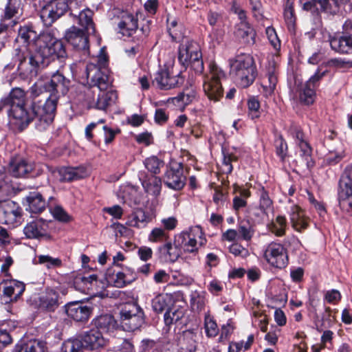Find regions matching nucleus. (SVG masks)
<instances>
[{"label":"nucleus","instance_id":"39448f33","mask_svg":"<svg viewBox=\"0 0 352 352\" xmlns=\"http://www.w3.org/2000/svg\"><path fill=\"white\" fill-rule=\"evenodd\" d=\"M8 116L16 121V124L28 125L31 118L25 108V93L19 87L13 88L9 95L3 98Z\"/></svg>","mask_w":352,"mask_h":352},{"label":"nucleus","instance_id":"0e129e2a","mask_svg":"<svg viewBox=\"0 0 352 352\" xmlns=\"http://www.w3.org/2000/svg\"><path fill=\"white\" fill-rule=\"evenodd\" d=\"M183 316V313L180 311L168 310L164 314V321L167 325H170L173 322H177Z\"/></svg>","mask_w":352,"mask_h":352},{"label":"nucleus","instance_id":"aec40b11","mask_svg":"<svg viewBox=\"0 0 352 352\" xmlns=\"http://www.w3.org/2000/svg\"><path fill=\"white\" fill-rule=\"evenodd\" d=\"M139 179L146 193L154 197L160 195L162 189V180L160 177L154 175H149L146 173H140Z\"/></svg>","mask_w":352,"mask_h":352},{"label":"nucleus","instance_id":"a211bd4d","mask_svg":"<svg viewBox=\"0 0 352 352\" xmlns=\"http://www.w3.org/2000/svg\"><path fill=\"white\" fill-rule=\"evenodd\" d=\"M48 223L43 219H32L23 228V234L27 239H41L47 236Z\"/></svg>","mask_w":352,"mask_h":352},{"label":"nucleus","instance_id":"4d7b16f0","mask_svg":"<svg viewBox=\"0 0 352 352\" xmlns=\"http://www.w3.org/2000/svg\"><path fill=\"white\" fill-rule=\"evenodd\" d=\"M275 146L277 155L283 161L287 155V144L281 136L276 139Z\"/></svg>","mask_w":352,"mask_h":352},{"label":"nucleus","instance_id":"4c0bfd02","mask_svg":"<svg viewBox=\"0 0 352 352\" xmlns=\"http://www.w3.org/2000/svg\"><path fill=\"white\" fill-rule=\"evenodd\" d=\"M352 195V178L349 173L344 171L339 181L338 197Z\"/></svg>","mask_w":352,"mask_h":352},{"label":"nucleus","instance_id":"052dcab7","mask_svg":"<svg viewBox=\"0 0 352 352\" xmlns=\"http://www.w3.org/2000/svg\"><path fill=\"white\" fill-rule=\"evenodd\" d=\"M322 11L335 14L338 11V8L341 5L337 0H322Z\"/></svg>","mask_w":352,"mask_h":352},{"label":"nucleus","instance_id":"2f4dec72","mask_svg":"<svg viewBox=\"0 0 352 352\" xmlns=\"http://www.w3.org/2000/svg\"><path fill=\"white\" fill-rule=\"evenodd\" d=\"M32 169V165L22 159L12 160L9 166V172L15 177H24Z\"/></svg>","mask_w":352,"mask_h":352},{"label":"nucleus","instance_id":"ddd939ff","mask_svg":"<svg viewBox=\"0 0 352 352\" xmlns=\"http://www.w3.org/2000/svg\"><path fill=\"white\" fill-rule=\"evenodd\" d=\"M184 82L180 73L174 74L173 69L164 66L155 75L153 84L160 89L168 90L173 89Z\"/></svg>","mask_w":352,"mask_h":352},{"label":"nucleus","instance_id":"864d4df0","mask_svg":"<svg viewBox=\"0 0 352 352\" xmlns=\"http://www.w3.org/2000/svg\"><path fill=\"white\" fill-rule=\"evenodd\" d=\"M19 0H8L5 8L4 18L6 19H10L15 16L19 13Z\"/></svg>","mask_w":352,"mask_h":352},{"label":"nucleus","instance_id":"338daca9","mask_svg":"<svg viewBox=\"0 0 352 352\" xmlns=\"http://www.w3.org/2000/svg\"><path fill=\"white\" fill-rule=\"evenodd\" d=\"M322 0H310L303 4V9L311 12L322 11Z\"/></svg>","mask_w":352,"mask_h":352},{"label":"nucleus","instance_id":"2eb2a0df","mask_svg":"<svg viewBox=\"0 0 352 352\" xmlns=\"http://www.w3.org/2000/svg\"><path fill=\"white\" fill-rule=\"evenodd\" d=\"M2 288L1 300L2 303L8 304L16 301L25 289V284L16 280H3L0 283Z\"/></svg>","mask_w":352,"mask_h":352},{"label":"nucleus","instance_id":"a18cd8bd","mask_svg":"<svg viewBox=\"0 0 352 352\" xmlns=\"http://www.w3.org/2000/svg\"><path fill=\"white\" fill-rule=\"evenodd\" d=\"M146 221L145 212L142 210H138L129 217L127 225L131 227L140 228L145 225Z\"/></svg>","mask_w":352,"mask_h":352},{"label":"nucleus","instance_id":"20e7f679","mask_svg":"<svg viewBox=\"0 0 352 352\" xmlns=\"http://www.w3.org/2000/svg\"><path fill=\"white\" fill-rule=\"evenodd\" d=\"M230 75L235 83L241 88L250 86L257 76L256 66L253 57L241 54L230 60Z\"/></svg>","mask_w":352,"mask_h":352},{"label":"nucleus","instance_id":"bb28decb","mask_svg":"<svg viewBox=\"0 0 352 352\" xmlns=\"http://www.w3.org/2000/svg\"><path fill=\"white\" fill-rule=\"evenodd\" d=\"M76 289L85 294H90L98 285V276L91 274L88 276L81 274L77 275L74 280Z\"/></svg>","mask_w":352,"mask_h":352},{"label":"nucleus","instance_id":"c9c22d12","mask_svg":"<svg viewBox=\"0 0 352 352\" xmlns=\"http://www.w3.org/2000/svg\"><path fill=\"white\" fill-rule=\"evenodd\" d=\"M235 197L233 199V208L236 211L244 208L247 206V199L250 197L251 193L248 189L235 186Z\"/></svg>","mask_w":352,"mask_h":352},{"label":"nucleus","instance_id":"c03bdc74","mask_svg":"<svg viewBox=\"0 0 352 352\" xmlns=\"http://www.w3.org/2000/svg\"><path fill=\"white\" fill-rule=\"evenodd\" d=\"M145 168L151 173L150 175H156L160 172V169L164 166V162L156 156L147 157L144 161Z\"/></svg>","mask_w":352,"mask_h":352},{"label":"nucleus","instance_id":"f3484780","mask_svg":"<svg viewBox=\"0 0 352 352\" xmlns=\"http://www.w3.org/2000/svg\"><path fill=\"white\" fill-rule=\"evenodd\" d=\"M21 215V209L13 201L0 202V223L14 226Z\"/></svg>","mask_w":352,"mask_h":352},{"label":"nucleus","instance_id":"f03ea898","mask_svg":"<svg viewBox=\"0 0 352 352\" xmlns=\"http://www.w3.org/2000/svg\"><path fill=\"white\" fill-rule=\"evenodd\" d=\"M70 81L59 72L52 75L47 81L38 80L30 88L31 94L37 97L44 92L50 94L45 103L34 106V111L38 117L36 127L38 131L45 130L52 122L58 99L67 94Z\"/></svg>","mask_w":352,"mask_h":352},{"label":"nucleus","instance_id":"9d476101","mask_svg":"<svg viewBox=\"0 0 352 352\" xmlns=\"http://www.w3.org/2000/svg\"><path fill=\"white\" fill-rule=\"evenodd\" d=\"M179 245H182L186 252H194L199 246L204 245L206 239L200 226H194L184 231L177 236Z\"/></svg>","mask_w":352,"mask_h":352},{"label":"nucleus","instance_id":"09e8293b","mask_svg":"<svg viewBox=\"0 0 352 352\" xmlns=\"http://www.w3.org/2000/svg\"><path fill=\"white\" fill-rule=\"evenodd\" d=\"M16 352H44V344L36 340H32L21 345Z\"/></svg>","mask_w":352,"mask_h":352},{"label":"nucleus","instance_id":"6ab92c4d","mask_svg":"<svg viewBox=\"0 0 352 352\" xmlns=\"http://www.w3.org/2000/svg\"><path fill=\"white\" fill-rule=\"evenodd\" d=\"M80 337L85 349L87 350H98L104 347L108 342L102 336V333L96 329L85 331Z\"/></svg>","mask_w":352,"mask_h":352},{"label":"nucleus","instance_id":"1a4fd4ad","mask_svg":"<svg viewBox=\"0 0 352 352\" xmlns=\"http://www.w3.org/2000/svg\"><path fill=\"white\" fill-rule=\"evenodd\" d=\"M263 258L272 267L284 269L289 263L288 252L281 243L272 242L263 249Z\"/></svg>","mask_w":352,"mask_h":352},{"label":"nucleus","instance_id":"6e6552de","mask_svg":"<svg viewBox=\"0 0 352 352\" xmlns=\"http://www.w3.org/2000/svg\"><path fill=\"white\" fill-rule=\"evenodd\" d=\"M225 77L223 71L215 63L209 65V71L203 76V89L210 100L217 102L223 95L221 79Z\"/></svg>","mask_w":352,"mask_h":352},{"label":"nucleus","instance_id":"0eeeda50","mask_svg":"<svg viewBox=\"0 0 352 352\" xmlns=\"http://www.w3.org/2000/svg\"><path fill=\"white\" fill-rule=\"evenodd\" d=\"M83 0H52L40 11V17L46 25H51L69 9L74 12L82 3Z\"/></svg>","mask_w":352,"mask_h":352},{"label":"nucleus","instance_id":"f704fd0d","mask_svg":"<svg viewBox=\"0 0 352 352\" xmlns=\"http://www.w3.org/2000/svg\"><path fill=\"white\" fill-rule=\"evenodd\" d=\"M96 329L102 332H109L116 329L117 322L113 316L110 314L101 315L95 320Z\"/></svg>","mask_w":352,"mask_h":352},{"label":"nucleus","instance_id":"b1692460","mask_svg":"<svg viewBox=\"0 0 352 352\" xmlns=\"http://www.w3.org/2000/svg\"><path fill=\"white\" fill-rule=\"evenodd\" d=\"M290 222L294 230L298 232L306 229L308 226L307 219L301 208L296 204H292L288 209Z\"/></svg>","mask_w":352,"mask_h":352},{"label":"nucleus","instance_id":"473e14b6","mask_svg":"<svg viewBox=\"0 0 352 352\" xmlns=\"http://www.w3.org/2000/svg\"><path fill=\"white\" fill-rule=\"evenodd\" d=\"M160 256L166 262L173 263L180 255V249L176 244L168 242L158 248Z\"/></svg>","mask_w":352,"mask_h":352},{"label":"nucleus","instance_id":"72a5a7b5","mask_svg":"<svg viewBox=\"0 0 352 352\" xmlns=\"http://www.w3.org/2000/svg\"><path fill=\"white\" fill-rule=\"evenodd\" d=\"M120 32L123 36H131L138 28V20L130 14H125L122 16L118 23Z\"/></svg>","mask_w":352,"mask_h":352},{"label":"nucleus","instance_id":"58836bf2","mask_svg":"<svg viewBox=\"0 0 352 352\" xmlns=\"http://www.w3.org/2000/svg\"><path fill=\"white\" fill-rule=\"evenodd\" d=\"M287 226L286 218L284 216L278 215L268 224L267 228L276 236H282L285 234Z\"/></svg>","mask_w":352,"mask_h":352},{"label":"nucleus","instance_id":"5fc2aeb1","mask_svg":"<svg viewBox=\"0 0 352 352\" xmlns=\"http://www.w3.org/2000/svg\"><path fill=\"white\" fill-rule=\"evenodd\" d=\"M38 263L45 265L47 268H56L60 267L62 261L58 258H53L49 255H40L38 256Z\"/></svg>","mask_w":352,"mask_h":352},{"label":"nucleus","instance_id":"6e6d98bb","mask_svg":"<svg viewBox=\"0 0 352 352\" xmlns=\"http://www.w3.org/2000/svg\"><path fill=\"white\" fill-rule=\"evenodd\" d=\"M265 34L274 49L276 51L279 50L280 48V41L277 36L275 29L272 26L268 25L265 28Z\"/></svg>","mask_w":352,"mask_h":352},{"label":"nucleus","instance_id":"7c9ffc66","mask_svg":"<svg viewBox=\"0 0 352 352\" xmlns=\"http://www.w3.org/2000/svg\"><path fill=\"white\" fill-rule=\"evenodd\" d=\"M198 335L191 330L183 332L179 338V344L185 352H195L197 347Z\"/></svg>","mask_w":352,"mask_h":352},{"label":"nucleus","instance_id":"774afa93","mask_svg":"<svg viewBox=\"0 0 352 352\" xmlns=\"http://www.w3.org/2000/svg\"><path fill=\"white\" fill-rule=\"evenodd\" d=\"M230 252L234 256L245 258L249 255L248 250L239 243H233L230 247Z\"/></svg>","mask_w":352,"mask_h":352},{"label":"nucleus","instance_id":"de8ad7c7","mask_svg":"<svg viewBox=\"0 0 352 352\" xmlns=\"http://www.w3.org/2000/svg\"><path fill=\"white\" fill-rule=\"evenodd\" d=\"M195 92L194 91H188V92L181 93L177 96L173 98V102L179 107H184L188 105L195 98Z\"/></svg>","mask_w":352,"mask_h":352},{"label":"nucleus","instance_id":"69168bd1","mask_svg":"<svg viewBox=\"0 0 352 352\" xmlns=\"http://www.w3.org/2000/svg\"><path fill=\"white\" fill-rule=\"evenodd\" d=\"M205 329L208 336L214 337L218 333V327L217 323L210 318H206L205 320Z\"/></svg>","mask_w":352,"mask_h":352},{"label":"nucleus","instance_id":"37998d69","mask_svg":"<svg viewBox=\"0 0 352 352\" xmlns=\"http://www.w3.org/2000/svg\"><path fill=\"white\" fill-rule=\"evenodd\" d=\"M168 27L169 34L173 39L176 41H180V39L184 37L183 25L175 19L172 20L168 19Z\"/></svg>","mask_w":352,"mask_h":352},{"label":"nucleus","instance_id":"4468645a","mask_svg":"<svg viewBox=\"0 0 352 352\" xmlns=\"http://www.w3.org/2000/svg\"><path fill=\"white\" fill-rule=\"evenodd\" d=\"M186 182L182 164L173 163L164 174V184L170 189L180 190L184 187Z\"/></svg>","mask_w":352,"mask_h":352},{"label":"nucleus","instance_id":"7ed1b4c3","mask_svg":"<svg viewBox=\"0 0 352 352\" xmlns=\"http://www.w3.org/2000/svg\"><path fill=\"white\" fill-rule=\"evenodd\" d=\"M86 76L89 86H83L78 96V100L84 102L88 108H94L99 91H105L109 85V77L102 73L100 68L94 63L86 66Z\"/></svg>","mask_w":352,"mask_h":352},{"label":"nucleus","instance_id":"412c9836","mask_svg":"<svg viewBox=\"0 0 352 352\" xmlns=\"http://www.w3.org/2000/svg\"><path fill=\"white\" fill-rule=\"evenodd\" d=\"M59 298L58 292L52 289H47L38 298V307L47 311H54L60 305Z\"/></svg>","mask_w":352,"mask_h":352},{"label":"nucleus","instance_id":"a878e982","mask_svg":"<svg viewBox=\"0 0 352 352\" xmlns=\"http://www.w3.org/2000/svg\"><path fill=\"white\" fill-rule=\"evenodd\" d=\"M234 34L243 43L250 45L255 43L256 32L249 23H237Z\"/></svg>","mask_w":352,"mask_h":352},{"label":"nucleus","instance_id":"e433bc0d","mask_svg":"<svg viewBox=\"0 0 352 352\" xmlns=\"http://www.w3.org/2000/svg\"><path fill=\"white\" fill-rule=\"evenodd\" d=\"M116 99V94L115 92L99 91L94 108L100 110H105L115 102Z\"/></svg>","mask_w":352,"mask_h":352},{"label":"nucleus","instance_id":"603ef678","mask_svg":"<svg viewBox=\"0 0 352 352\" xmlns=\"http://www.w3.org/2000/svg\"><path fill=\"white\" fill-rule=\"evenodd\" d=\"M248 116L251 119L254 120L260 117V102L256 97L252 96L248 99Z\"/></svg>","mask_w":352,"mask_h":352},{"label":"nucleus","instance_id":"423d86ee","mask_svg":"<svg viewBox=\"0 0 352 352\" xmlns=\"http://www.w3.org/2000/svg\"><path fill=\"white\" fill-rule=\"evenodd\" d=\"M178 49V60L184 66L190 65L191 68L198 74L204 71V62L199 45L186 37L180 39Z\"/></svg>","mask_w":352,"mask_h":352},{"label":"nucleus","instance_id":"5701e85b","mask_svg":"<svg viewBox=\"0 0 352 352\" xmlns=\"http://www.w3.org/2000/svg\"><path fill=\"white\" fill-rule=\"evenodd\" d=\"M65 311L69 318L77 322H82L88 320L91 309L88 306L72 302L66 306Z\"/></svg>","mask_w":352,"mask_h":352},{"label":"nucleus","instance_id":"4be33fe9","mask_svg":"<svg viewBox=\"0 0 352 352\" xmlns=\"http://www.w3.org/2000/svg\"><path fill=\"white\" fill-rule=\"evenodd\" d=\"M25 200L24 205L26 207V210L32 213H40L47 206L45 199L39 192L33 191L29 192Z\"/></svg>","mask_w":352,"mask_h":352},{"label":"nucleus","instance_id":"cd10ccee","mask_svg":"<svg viewBox=\"0 0 352 352\" xmlns=\"http://www.w3.org/2000/svg\"><path fill=\"white\" fill-rule=\"evenodd\" d=\"M60 180L62 182H72L82 179L87 175V170L83 166L63 167L58 171Z\"/></svg>","mask_w":352,"mask_h":352},{"label":"nucleus","instance_id":"bf43d9fd","mask_svg":"<svg viewBox=\"0 0 352 352\" xmlns=\"http://www.w3.org/2000/svg\"><path fill=\"white\" fill-rule=\"evenodd\" d=\"M168 237L167 233L162 228H155L152 230L148 235V240L151 242H162Z\"/></svg>","mask_w":352,"mask_h":352},{"label":"nucleus","instance_id":"393cba45","mask_svg":"<svg viewBox=\"0 0 352 352\" xmlns=\"http://www.w3.org/2000/svg\"><path fill=\"white\" fill-rule=\"evenodd\" d=\"M265 69L266 79L263 80V87L265 91L266 95H271L274 92L278 81L275 60L274 59L268 60Z\"/></svg>","mask_w":352,"mask_h":352},{"label":"nucleus","instance_id":"c85d7f7f","mask_svg":"<svg viewBox=\"0 0 352 352\" xmlns=\"http://www.w3.org/2000/svg\"><path fill=\"white\" fill-rule=\"evenodd\" d=\"M71 14L74 16L75 22L85 29L88 34H94L95 26L92 20L93 12L91 10H83L78 12V14L74 11L71 12Z\"/></svg>","mask_w":352,"mask_h":352},{"label":"nucleus","instance_id":"49530a36","mask_svg":"<svg viewBox=\"0 0 352 352\" xmlns=\"http://www.w3.org/2000/svg\"><path fill=\"white\" fill-rule=\"evenodd\" d=\"M134 280L135 276L133 274H131V277H128V274L122 271L116 272V274L112 276L114 285L117 287H123Z\"/></svg>","mask_w":352,"mask_h":352},{"label":"nucleus","instance_id":"3c124183","mask_svg":"<svg viewBox=\"0 0 352 352\" xmlns=\"http://www.w3.org/2000/svg\"><path fill=\"white\" fill-rule=\"evenodd\" d=\"M272 201L269 197L267 192L263 187L260 189L259 209L264 214H267L269 210L272 208Z\"/></svg>","mask_w":352,"mask_h":352},{"label":"nucleus","instance_id":"dca6fc26","mask_svg":"<svg viewBox=\"0 0 352 352\" xmlns=\"http://www.w3.org/2000/svg\"><path fill=\"white\" fill-rule=\"evenodd\" d=\"M325 72L317 71L306 82L302 85L299 91L300 101L305 104H311L316 98V89L319 85L320 80Z\"/></svg>","mask_w":352,"mask_h":352},{"label":"nucleus","instance_id":"a19ab883","mask_svg":"<svg viewBox=\"0 0 352 352\" xmlns=\"http://www.w3.org/2000/svg\"><path fill=\"white\" fill-rule=\"evenodd\" d=\"M54 198L52 197L49 198L48 207L54 218L61 222H69L72 219L71 217L60 206L56 205L52 206L51 204V201Z\"/></svg>","mask_w":352,"mask_h":352},{"label":"nucleus","instance_id":"e2e57ef3","mask_svg":"<svg viewBox=\"0 0 352 352\" xmlns=\"http://www.w3.org/2000/svg\"><path fill=\"white\" fill-rule=\"evenodd\" d=\"M339 205L342 211L352 216V195L338 197Z\"/></svg>","mask_w":352,"mask_h":352},{"label":"nucleus","instance_id":"680f3d73","mask_svg":"<svg viewBox=\"0 0 352 352\" xmlns=\"http://www.w3.org/2000/svg\"><path fill=\"white\" fill-rule=\"evenodd\" d=\"M341 299V294L337 289H331L326 291L324 295V301L330 303L336 304Z\"/></svg>","mask_w":352,"mask_h":352},{"label":"nucleus","instance_id":"f257e3e1","mask_svg":"<svg viewBox=\"0 0 352 352\" xmlns=\"http://www.w3.org/2000/svg\"><path fill=\"white\" fill-rule=\"evenodd\" d=\"M16 43L19 44L16 48L19 67L23 69L28 60L30 73H36V68L47 65L50 57H63L65 55L62 42L50 33H43L36 37V32L28 27L19 30Z\"/></svg>","mask_w":352,"mask_h":352},{"label":"nucleus","instance_id":"ea45409f","mask_svg":"<svg viewBox=\"0 0 352 352\" xmlns=\"http://www.w3.org/2000/svg\"><path fill=\"white\" fill-rule=\"evenodd\" d=\"M300 148V157L305 166L310 168L314 166V162L311 157V148L309 145L303 140L298 143Z\"/></svg>","mask_w":352,"mask_h":352},{"label":"nucleus","instance_id":"13d9d810","mask_svg":"<svg viewBox=\"0 0 352 352\" xmlns=\"http://www.w3.org/2000/svg\"><path fill=\"white\" fill-rule=\"evenodd\" d=\"M167 307L166 296L160 294L152 300V307L155 312H162Z\"/></svg>","mask_w":352,"mask_h":352},{"label":"nucleus","instance_id":"79ce46f5","mask_svg":"<svg viewBox=\"0 0 352 352\" xmlns=\"http://www.w3.org/2000/svg\"><path fill=\"white\" fill-rule=\"evenodd\" d=\"M85 349L80 336L73 339H68L63 342L62 351L63 352H83Z\"/></svg>","mask_w":352,"mask_h":352},{"label":"nucleus","instance_id":"8fccbe9b","mask_svg":"<svg viewBox=\"0 0 352 352\" xmlns=\"http://www.w3.org/2000/svg\"><path fill=\"white\" fill-rule=\"evenodd\" d=\"M238 234L239 239L250 241L254 236V230L248 222L241 221L239 224Z\"/></svg>","mask_w":352,"mask_h":352},{"label":"nucleus","instance_id":"9b49d317","mask_svg":"<svg viewBox=\"0 0 352 352\" xmlns=\"http://www.w3.org/2000/svg\"><path fill=\"white\" fill-rule=\"evenodd\" d=\"M90 34L85 29L73 25L66 30L65 38L74 48L87 56L89 54L88 37Z\"/></svg>","mask_w":352,"mask_h":352},{"label":"nucleus","instance_id":"c756f323","mask_svg":"<svg viewBox=\"0 0 352 352\" xmlns=\"http://www.w3.org/2000/svg\"><path fill=\"white\" fill-rule=\"evenodd\" d=\"M329 42L331 49L337 52L349 54L352 52V34L331 37Z\"/></svg>","mask_w":352,"mask_h":352},{"label":"nucleus","instance_id":"f8f14e48","mask_svg":"<svg viewBox=\"0 0 352 352\" xmlns=\"http://www.w3.org/2000/svg\"><path fill=\"white\" fill-rule=\"evenodd\" d=\"M144 322V313L138 306L133 305L129 309L125 307L120 311V324L124 331H134L139 329Z\"/></svg>","mask_w":352,"mask_h":352}]
</instances>
